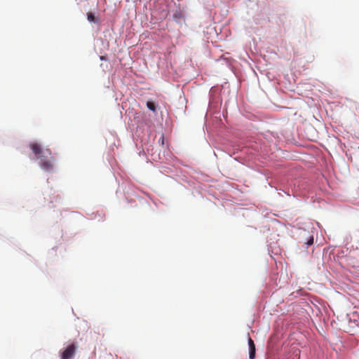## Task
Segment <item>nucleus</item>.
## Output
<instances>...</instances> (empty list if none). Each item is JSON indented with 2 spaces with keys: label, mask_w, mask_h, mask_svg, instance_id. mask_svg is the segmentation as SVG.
Wrapping results in <instances>:
<instances>
[{
  "label": "nucleus",
  "mask_w": 359,
  "mask_h": 359,
  "mask_svg": "<svg viewBox=\"0 0 359 359\" xmlns=\"http://www.w3.org/2000/svg\"><path fill=\"white\" fill-rule=\"evenodd\" d=\"M30 149L34 155L39 157H48L51 155V151L48 148H43L42 146L36 142L30 144Z\"/></svg>",
  "instance_id": "f257e3e1"
},
{
  "label": "nucleus",
  "mask_w": 359,
  "mask_h": 359,
  "mask_svg": "<svg viewBox=\"0 0 359 359\" xmlns=\"http://www.w3.org/2000/svg\"><path fill=\"white\" fill-rule=\"evenodd\" d=\"M77 344H71L67 346L60 353L61 359H73Z\"/></svg>",
  "instance_id": "f03ea898"
},
{
  "label": "nucleus",
  "mask_w": 359,
  "mask_h": 359,
  "mask_svg": "<svg viewBox=\"0 0 359 359\" xmlns=\"http://www.w3.org/2000/svg\"><path fill=\"white\" fill-rule=\"evenodd\" d=\"M53 165L49 161H45L41 164V168L45 170H49L52 169Z\"/></svg>",
  "instance_id": "7ed1b4c3"
},
{
  "label": "nucleus",
  "mask_w": 359,
  "mask_h": 359,
  "mask_svg": "<svg viewBox=\"0 0 359 359\" xmlns=\"http://www.w3.org/2000/svg\"><path fill=\"white\" fill-rule=\"evenodd\" d=\"M147 107H148L149 109H150L151 111H154V112H156V105L153 102H151V101H148L147 102Z\"/></svg>",
  "instance_id": "20e7f679"
},
{
  "label": "nucleus",
  "mask_w": 359,
  "mask_h": 359,
  "mask_svg": "<svg viewBox=\"0 0 359 359\" xmlns=\"http://www.w3.org/2000/svg\"><path fill=\"white\" fill-rule=\"evenodd\" d=\"M87 18H88V20L90 22H95L96 20H95V15L93 13H87Z\"/></svg>",
  "instance_id": "39448f33"
},
{
  "label": "nucleus",
  "mask_w": 359,
  "mask_h": 359,
  "mask_svg": "<svg viewBox=\"0 0 359 359\" xmlns=\"http://www.w3.org/2000/svg\"><path fill=\"white\" fill-rule=\"evenodd\" d=\"M248 344H249L250 350H252V348H253V349H255V345L254 344L253 340L251 338H249V339H248Z\"/></svg>",
  "instance_id": "423d86ee"
},
{
  "label": "nucleus",
  "mask_w": 359,
  "mask_h": 359,
  "mask_svg": "<svg viewBox=\"0 0 359 359\" xmlns=\"http://www.w3.org/2000/svg\"><path fill=\"white\" fill-rule=\"evenodd\" d=\"M249 355L250 359H254L255 356V349L252 348V350H250Z\"/></svg>",
  "instance_id": "0eeeda50"
},
{
  "label": "nucleus",
  "mask_w": 359,
  "mask_h": 359,
  "mask_svg": "<svg viewBox=\"0 0 359 359\" xmlns=\"http://www.w3.org/2000/svg\"><path fill=\"white\" fill-rule=\"evenodd\" d=\"M313 243V238L311 237L309 241L306 242L308 245H311Z\"/></svg>",
  "instance_id": "6e6552de"
}]
</instances>
